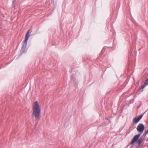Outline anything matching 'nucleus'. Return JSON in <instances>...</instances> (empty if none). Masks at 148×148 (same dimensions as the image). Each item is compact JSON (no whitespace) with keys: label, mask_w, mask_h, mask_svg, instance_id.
Here are the masks:
<instances>
[{"label":"nucleus","mask_w":148,"mask_h":148,"mask_svg":"<svg viewBox=\"0 0 148 148\" xmlns=\"http://www.w3.org/2000/svg\"><path fill=\"white\" fill-rule=\"evenodd\" d=\"M136 129L138 132L140 134L136 135L134 136L133 140L130 143V144H133L138 140V138L140 136V134H142L143 131L145 129V127L144 125L142 123H140L137 127Z\"/></svg>","instance_id":"obj_2"},{"label":"nucleus","mask_w":148,"mask_h":148,"mask_svg":"<svg viewBox=\"0 0 148 148\" xmlns=\"http://www.w3.org/2000/svg\"><path fill=\"white\" fill-rule=\"evenodd\" d=\"M147 134L146 132H145V133L143 134V136L144 137H145L146 136Z\"/></svg>","instance_id":"obj_7"},{"label":"nucleus","mask_w":148,"mask_h":148,"mask_svg":"<svg viewBox=\"0 0 148 148\" xmlns=\"http://www.w3.org/2000/svg\"><path fill=\"white\" fill-rule=\"evenodd\" d=\"M147 133V134L148 135V130H147V131H145Z\"/></svg>","instance_id":"obj_9"},{"label":"nucleus","mask_w":148,"mask_h":148,"mask_svg":"<svg viewBox=\"0 0 148 148\" xmlns=\"http://www.w3.org/2000/svg\"><path fill=\"white\" fill-rule=\"evenodd\" d=\"M30 30H29L27 32L25 36V39L23 41L22 48L25 49L27 46V40L30 36Z\"/></svg>","instance_id":"obj_3"},{"label":"nucleus","mask_w":148,"mask_h":148,"mask_svg":"<svg viewBox=\"0 0 148 148\" xmlns=\"http://www.w3.org/2000/svg\"><path fill=\"white\" fill-rule=\"evenodd\" d=\"M142 143V140L141 139H139L137 141L138 144L139 145H140Z\"/></svg>","instance_id":"obj_6"},{"label":"nucleus","mask_w":148,"mask_h":148,"mask_svg":"<svg viewBox=\"0 0 148 148\" xmlns=\"http://www.w3.org/2000/svg\"><path fill=\"white\" fill-rule=\"evenodd\" d=\"M33 114L35 119H40L41 109L39 103L37 101L34 102L32 106Z\"/></svg>","instance_id":"obj_1"},{"label":"nucleus","mask_w":148,"mask_h":148,"mask_svg":"<svg viewBox=\"0 0 148 148\" xmlns=\"http://www.w3.org/2000/svg\"><path fill=\"white\" fill-rule=\"evenodd\" d=\"M145 83H148V78L147 79H146V80L145 82Z\"/></svg>","instance_id":"obj_8"},{"label":"nucleus","mask_w":148,"mask_h":148,"mask_svg":"<svg viewBox=\"0 0 148 148\" xmlns=\"http://www.w3.org/2000/svg\"><path fill=\"white\" fill-rule=\"evenodd\" d=\"M143 116V114H141L138 118L135 117L133 121L136 123L141 119Z\"/></svg>","instance_id":"obj_4"},{"label":"nucleus","mask_w":148,"mask_h":148,"mask_svg":"<svg viewBox=\"0 0 148 148\" xmlns=\"http://www.w3.org/2000/svg\"><path fill=\"white\" fill-rule=\"evenodd\" d=\"M148 84V83H145L144 84L142 85L141 87L140 88V90L141 91V92L143 91V90L144 88Z\"/></svg>","instance_id":"obj_5"}]
</instances>
